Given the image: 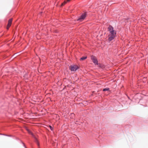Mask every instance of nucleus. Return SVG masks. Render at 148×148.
<instances>
[{"instance_id":"nucleus-1","label":"nucleus","mask_w":148,"mask_h":148,"mask_svg":"<svg viewBox=\"0 0 148 148\" xmlns=\"http://www.w3.org/2000/svg\"><path fill=\"white\" fill-rule=\"evenodd\" d=\"M108 31L109 32V35H116V31L114 30L113 28L111 26H110L108 28Z\"/></svg>"},{"instance_id":"nucleus-2","label":"nucleus","mask_w":148,"mask_h":148,"mask_svg":"<svg viewBox=\"0 0 148 148\" xmlns=\"http://www.w3.org/2000/svg\"><path fill=\"white\" fill-rule=\"evenodd\" d=\"M86 16V13L85 12L82 14L81 16L80 17L77 19V21L79 22L82 21L85 18Z\"/></svg>"},{"instance_id":"nucleus-3","label":"nucleus","mask_w":148,"mask_h":148,"mask_svg":"<svg viewBox=\"0 0 148 148\" xmlns=\"http://www.w3.org/2000/svg\"><path fill=\"white\" fill-rule=\"evenodd\" d=\"M70 68L72 71H75L78 69V67L76 65H72L70 66Z\"/></svg>"},{"instance_id":"nucleus-4","label":"nucleus","mask_w":148,"mask_h":148,"mask_svg":"<svg viewBox=\"0 0 148 148\" xmlns=\"http://www.w3.org/2000/svg\"><path fill=\"white\" fill-rule=\"evenodd\" d=\"M91 59L94 64H98V61L95 57L92 56H91Z\"/></svg>"},{"instance_id":"nucleus-5","label":"nucleus","mask_w":148,"mask_h":148,"mask_svg":"<svg viewBox=\"0 0 148 148\" xmlns=\"http://www.w3.org/2000/svg\"><path fill=\"white\" fill-rule=\"evenodd\" d=\"M116 35H108V40L109 41H110L113 40L115 37Z\"/></svg>"},{"instance_id":"nucleus-6","label":"nucleus","mask_w":148,"mask_h":148,"mask_svg":"<svg viewBox=\"0 0 148 148\" xmlns=\"http://www.w3.org/2000/svg\"><path fill=\"white\" fill-rule=\"evenodd\" d=\"M12 21V19L11 18L8 21V25L11 26Z\"/></svg>"},{"instance_id":"nucleus-7","label":"nucleus","mask_w":148,"mask_h":148,"mask_svg":"<svg viewBox=\"0 0 148 148\" xmlns=\"http://www.w3.org/2000/svg\"><path fill=\"white\" fill-rule=\"evenodd\" d=\"M71 0H65L64 2L62 3V5H64L67 2H69Z\"/></svg>"},{"instance_id":"nucleus-8","label":"nucleus","mask_w":148,"mask_h":148,"mask_svg":"<svg viewBox=\"0 0 148 148\" xmlns=\"http://www.w3.org/2000/svg\"><path fill=\"white\" fill-rule=\"evenodd\" d=\"M87 56H84L81 58L80 59V60L81 61H83L86 59Z\"/></svg>"},{"instance_id":"nucleus-9","label":"nucleus","mask_w":148,"mask_h":148,"mask_svg":"<svg viewBox=\"0 0 148 148\" xmlns=\"http://www.w3.org/2000/svg\"><path fill=\"white\" fill-rule=\"evenodd\" d=\"M109 90V88H105L103 89V91H106V90Z\"/></svg>"},{"instance_id":"nucleus-10","label":"nucleus","mask_w":148,"mask_h":148,"mask_svg":"<svg viewBox=\"0 0 148 148\" xmlns=\"http://www.w3.org/2000/svg\"><path fill=\"white\" fill-rule=\"evenodd\" d=\"M10 26H9V25H7V29H8Z\"/></svg>"},{"instance_id":"nucleus-11","label":"nucleus","mask_w":148,"mask_h":148,"mask_svg":"<svg viewBox=\"0 0 148 148\" xmlns=\"http://www.w3.org/2000/svg\"><path fill=\"white\" fill-rule=\"evenodd\" d=\"M10 26H9V25H7V29H8Z\"/></svg>"},{"instance_id":"nucleus-12","label":"nucleus","mask_w":148,"mask_h":148,"mask_svg":"<svg viewBox=\"0 0 148 148\" xmlns=\"http://www.w3.org/2000/svg\"><path fill=\"white\" fill-rule=\"evenodd\" d=\"M50 126V128H51V130H52V127L51 126Z\"/></svg>"},{"instance_id":"nucleus-13","label":"nucleus","mask_w":148,"mask_h":148,"mask_svg":"<svg viewBox=\"0 0 148 148\" xmlns=\"http://www.w3.org/2000/svg\"><path fill=\"white\" fill-rule=\"evenodd\" d=\"M27 131L29 133H30V132L28 130H27Z\"/></svg>"}]
</instances>
